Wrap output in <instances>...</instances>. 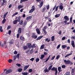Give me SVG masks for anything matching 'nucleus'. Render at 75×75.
Wrapping results in <instances>:
<instances>
[{
  "label": "nucleus",
  "mask_w": 75,
  "mask_h": 75,
  "mask_svg": "<svg viewBox=\"0 0 75 75\" xmlns=\"http://www.w3.org/2000/svg\"><path fill=\"white\" fill-rule=\"evenodd\" d=\"M64 62L66 65H68V64H70L71 61L70 60H64Z\"/></svg>",
  "instance_id": "f257e3e1"
},
{
  "label": "nucleus",
  "mask_w": 75,
  "mask_h": 75,
  "mask_svg": "<svg viewBox=\"0 0 75 75\" xmlns=\"http://www.w3.org/2000/svg\"><path fill=\"white\" fill-rule=\"evenodd\" d=\"M20 21V19H19L18 20L16 19L14 20L13 22V24H16L17 23L18 21L19 22Z\"/></svg>",
  "instance_id": "f03ea898"
},
{
  "label": "nucleus",
  "mask_w": 75,
  "mask_h": 75,
  "mask_svg": "<svg viewBox=\"0 0 75 75\" xmlns=\"http://www.w3.org/2000/svg\"><path fill=\"white\" fill-rule=\"evenodd\" d=\"M12 72V70L11 69H9L6 70V72L5 73V74H9V73H11Z\"/></svg>",
  "instance_id": "7ed1b4c3"
},
{
  "label": "nucleus",
  "mask_w": 75,
  "mask_h": 75,
  "mask_svg": "<svg viewBox=\"0 0 75 75\" xmlns=\"http://www.w3.org/2000/svg\"><path fill=\"white\" fill-rule=\"evenodd\" d=\"M32 7V8L29 11V13H32V12H33L34 11V10H35V6H33Z\"/></svg>",
  "instance_id": "20e7f679"
},
{
  "label": "nucleus",
  "mask_w": 75,
  "mask_h": 75,
  "mask_svg": "<svg viewBox=\"0 0 75 75\" xmlns=\"http://www.w3.org/2000/svg\"><path fill=\"white\" fill-rule=\"evenodd\" d=\"M2 47H5V48H7V46L6 45V42L5 41L4 42V45L2 44L1 45Z\"/></svg>",
  "instance_id": "39448f33"
},
{
  "label": "nucleus",
  "mask_w": 75,
  "mask_h": 75,
  "mask_svg": "<svg viewBox=\"0 0 75 75\" xmlns=\"http://www.w3.org/2000/svg\"><path fill=\"white\" fill-rule=\"evenodd\" d=\"M3 2L1 4V6H4L5 4H7V1L6 0H2Z\"/></svg>",
  "instance_id": "423d86ee"
},
{
  "label": "nucleus",
  "mask_w": 75,
  "mask_h": 75,
  "mask_svg": "<svg viewBox=\"0 0 75 75\" xmlns=\"http://www.w3.org/2000/svg\"><path fill=\"white\" fill-rule=\"evenodd\" d=\"M32 38H33L34 39H36L37 38V35H35V34L34 33H32Z\"/></svg>",
  "instance_id": "0eeeda50"
},
{
  "label": "nucleus",
  "mask_w": 75,
  "mask_h": 75,
  "mask_svg": "<svg viewBox=\"0 0 75 75\" xmlns=\"http://www.w3.org/2000/svg\"><path fill=\"white\" fill-rule=\"evenodd\" d=\"M36 30L37 33L38 34L40 35V34H41L40 30V29H38V28H37L36 29Z\"/></svg>",
  "instance_id": "6e6552de"
},
{
  "label": "nucleus",
  "mask_w": 75,
  "mask_h": 75,
  "mask_svg": "<svg viewBox=\"0 0 75 75\" xmlns=\"http://www.w3.org/2000/svg\"><path fill=\"white\" fill-rule=\"evenodd\" d=\"M71 44L72 47L74 48H75V42H74V41L73 40L71 41Z\"/></svg>",
  "instance_id": "1a4fd4ad"
},
{
  "label": "nucleus",
  "mask_w": 75,
  "mask_h": 75,
  "mask_svg": "<svg viewBox=\"0 0 75 75\" xmlns=\"http://www.w3.org/2000/svg\"><path fill=\"white\" fill-rule=\"evenodd\" d=\"M29 67H30V65H28L25 66L24 67L23 70L26 71V70Z\"/></svg>",
  "instance_id": "9d476101"
},
{
  "label": "nucleus",
  "mask_w": 75,
  "mask_h": 75,
  "mask_svg": "<svg viewBox=\"0 0 75 75\" xmlns=\"http://www.w3.org/2000/svg\"><path fill=\"white\" fill-rule=\"evenodd\" d=\"M23 7H24V6L23 5H20L18 6V10H20V8H23Z\"/></svg>",
  "instance_id": "9b49d317"
},
{
  "label": "nucleus",
  "mask_w": 75,
  "mask_h": 75,
  "mask_svg": "<svg viewBox=\"0 0 75 75\" xmlns=\"http://www.w3.org/2000/svg\"><path fill=\"white\" fill-rule=\"evenodd\" d=\"M67 47V46L66 45H62V49H65V48H66Z\"/></svg>",
  "instance_id": "f8f14e48"
},
{
  "label": "nucleus",
  "mask_w": 75,
  "mask_h": 75,
  "mask_svg": "<svg viewBox=\"0 0 75 75\" xmlns=\"http://www.w3.org/2000/svg\"><path fill=\"white\" fill-rule=\"evenodd\" d=\"M44 71H45V72H49V71H49V70H48V69H47V67H45V69Z\"/></svg>",
  "instance_id": "ddd939ff"
},
{
  "label": "nucleus",
  "mask_w": 75,
  "mask_h": 75,
  "mask_svg": "<svg viewBox=\"0 0 75 75\" xmlns=\"http://www.w3.org/2000/svg\"><path fill=\"white\" fill-rule=\"evenodd\" d=\"M29 19H26L25 20V21L24 22V25H26L27 23V21H28Z\"/></svg>",
  "instance_id": "4468645a"
},
{
  "label": "nucleus",
  "mask_w": 75,
  "mask_h": 75,
  "mask_svg": "<svg viewBox=\"0 0 75 75\" xmlns=\"http://www.w3.org/2000/svg\"><path fill=\"white\" fill-rule=\"evenodd\" d=\"M56 70H57V68H55V67H53L51 69V71H56Z\"/></svg>",
  "instance_id": "2eb2a0df"
},
{
  "label": "nucleus",
  "mask_w": 75,
  "mask_h": 75,
  "mask_svg": "<svg viewBox=\"0 0 75 75\" xmlns=\"http://www.w3.org/2000/svg\"><path fill=\"white\" fill-rule=\"evenodd\" d=\"M45 47V45L44 44L42 45L40 48V50H42V49H44V48Z\"/></svg>",
  "instance_id": "dca6fc26"
},
{
  "label": "nucleus",
  "mask_w": 75,
  "mask_h": 75,
  "mask_svg": "<svg viewBox=\"0 0 75 75\" xmlns=\"http://www.w3.org/2000/svg\"><path fill=\"white\" fill-rule=\"evenodd\" d=\"M64 8V7L62 5H60L59 6V9H60L61 10H63V8Z\"/></svg>",
  "instance_id": "f3484780"
},
{
  "label": "nucleus",
  "mask_w": 75,
  "mask_h": 75,
  "mask_svg": "<svg viewBox=\"0 0 75 75\" xmlns=\"http://www.w3.org/2000/svg\"><path fill=\"white\" fill-rule=\"evenodd\" d=\"M32 45H31V43H28V48H31Z\"/></svg>",
  "instance_id": "a211bd4d"
},
{
  "label": "nucleus",
  "mask_w": 75,
  "mask_h": 75,
  "mask_svg": "<svg viewBox=\"0 0 75 75\" xmlns=\"http://www.w3.org/2000/svg\"><path fill=\"white\" fill-rule=\"evenodd\" d=\"M72 54V53H71L68 54H67L66 56H65V58H67V57H69V56H70V55H71Z\"/></svg>",
  "instance_id": "6ab92c4d"
},
{
  "label": "nucleus",
  "mask_w": 75,
  "mask_h": 75,
  "mask_svg": "<svg viewBox=\"0 0 75 75\" xmlns=\"http://www.w3.org/2000/svg\"><path fill=\"white\" fill-rule=\"evenodd\" d=\"M44 57H45V55L44 54H42L40 58V59H42Z\"/></svg>",
  "instance_id": "aec40b11"
},
{
  "label": "nucleus",
  "mask_w": 75,
  "mask_h": 75,
  "mask_svg": "<svg viewBox=\"0 0 75 75\" xmlns=\"http://www.w3.org/2000/svg\"><path fill=\"white\" fill-rule=\"evenodd\" d=\"M43 37V36H41L40 37L36 39V40H41L42 38Z\"/></svg>",
  "instance_id": "412c9836"
},
{
  "label": "nucleus",
  "mask_w": 75,
  "mask_h": 75,
  "mask_svg": "<svg viewBox=\"0 0 75 75\" xmlns=\"http://www.w3.org/2000/svg\"><path fill=\"white\" fill-rule=\"evenodd\" d=\"M55 40V36H52L51 37V41H54Z\"/></svg>",
  "instance_id": "4be33fe9"
},
{
  "label": "nucleus",
  "mask_w": 75,
  "mask_h": 75,
  "mask_svg": "<svg viewBox=\"0 0 75 75\" xmlns=\"http://www.w3.org/2000/svg\"><path fill=\"white\" fill-rule=\"evenodd\" d=\"M34 52V48H32L31 50H30V54H33Z\"/></svg>",
  "instance_id": "5701e85b"
},
{
  "label": "nucleus",
  "mask_w": 75,
  "mask_h": 75,
  "mask_svg": "<svg viewBox=\"0 0 75 75\" xmlns=\"http://www.w3.org/2000/svg\"><path fill=\"white\" fill-rule=\"evenodd\" d=\"M50 57L51 55H50L47 58V59L46 61H45V62H47V61H48L49 60V59H50Z\"/></svg>",
  "instance_id": "b1692460"
},
{
  "label": "nucleus",
  "mask_w": 75,
  "mask_h": 75,
  "mask_svg": "<svg viewBox=\"0 0 75 75\" xmlns=\"http://www.w3.org/2000/svg\"><path fill=\"white\" fill-rule=\"evenodd\" d=\"M49 39L48 38H46L45 40V41H47V42H50V41H51V40L50 39Z\"/></svg>",
  "instance_id": "393cba45"
},
{
  "label": "nucleus",
  "mask_w": 75,
  "mask_h": 75,
  "mask_svg": "<svg viewBox=\"0 0 75 75\" xmlns=\"http://www.w3.org/2000/svg\"><path fill=\"white\" fill-rule=\"evenodd\" d=\"M22 74H23V75H28V73L27 72H22Z\"/></svg>",
  "instance_id": "a878e982"
},
{
  "label": "nucleus",
  "mask_w": 75,
  "mask_h": 75,
  "mask_svg": "<svg viewBox=\"0 0 75 75\" xmlns=\"http://www.w3.org/2000/svg\"><path fill=\"white\" fill-rule=\"evenodd\" d=\"M46 9V8L45 7H44L41 10L42 12H44L45 11V10Z\"/></svg>",
  "instance_id": "bb28decb"
},
{
  "label": "nucleus",
  "mask_w": 75,
  "mask_h": 75,
  "mask_svg": "<svg viewBox=\"0 0 75 75\" xmlns=\"http://www.w3.org/2000/svg\"><path fill=\"white\" fill-rule=\"evenodd\" d=\"M21 40L22 41H24L25 40V38L23 37V36H21L20 38Z\"/></svg>",
  "instance_id": "cd10ccee"
},
{
  "label": "nucleus",
  "mask_w": 75,
  "mask_h": 75,
  "mask_svg": "<svg viewBox=\"0 0 75 75\" xmlns=\"http://www.w3.org/2000/svg\"><path fill=\"white\" fill-rule=\"evenodd\" d=\"M21 28H19L18 30V32L19 34L21 33Z\"/></svg>",
  "instance_id": "c85d7f7f"
},
{
  "label": "nucleus",
  "mask_w": 75,
  "mask_h": 75,
  "mask_svg": "<svg viewBox=\"0 0 75 75\" xmlns=\"http://www.w3.org/2000/svg\"><path fill=\"white\" fill-rule=\"evenodd\" d=\"M28 1L27 0H21L20 3H22L23 2H25Z\"/></svg>",
  "instance_id": "c756f323"
},
{
  "label": "nucleus",
  "mask_w": 75,
  "mask_h": 75,
  "mask_svg": "<svg viewBox=\"0 0 75 75\" xmlns=\"http://www.w3.org/2000/svg\"><path fill=\"white\" fill-rule=\"evenodd\" d=\"M18 12H16L15 13H14L13 14L12 16V17H14V16H15L16 15H17V14H18Z\"/></svg>",
  "instance_id": "7c9ffc66"
},
{
  "label": "nucleus",
  "mask_w": 75,
  "mask_h": 75,
  "mask_svg": "<svg viewBox=\"0 0 75 75\" xmlns=\"http://www.w3.org/2000/svg\"><path fill=\"white\" fill-rule=\"evenodd\" d=\"M43 4V2L42 1L40 4L39 7L40 8L42 6Z\"/></svg>",
  "instance_id": "2f4dec72"
},
{
  "label": "nucleus",
  "mask_w": 75,
  "mask_h": 75,
  "mask_svg": "<svg viewBox=\"0 0 75 75\" xmlns=\"http://www.w3.org/2000/svg\"><path fill=\"white\" fill-rule=\"evenodd\" d=\"M46 29H47V26H45L42 29L43 30H46Z\"/></svg>",
  "instance_id": "473e14b6"
},
{
  "label": "nucleus",
  "mask_w": 75,
  "mask_h": 75,
  "mask_svg": "<svg viewBox=\"0 0 75 75\" xmlns=\"http://www.w3.org/2000/svg\"><path fill=\"white\" fill-rule=\"evenodd\" d=\"M61 57L60 55H57V56L56 58V59H59V57Z\"/></svg>",
  "instance_id": "72a5a7b5"
},
{
  "label": "nucleus",
  "mask_w": 75,
  "mask_h": 75,
  "mask_svg": "<svg viewBox=\"0 0 75 75\" xmlns=\"http://www.w3.org/2000/svg\"><path fill=\"white\" fill-rule=\"evenodd\" d=\"M17 58V57H16V56H13V61H15L16 59Z\"/></svg>",
  "instance_id": "f704fd0d"
},
{
  "label": "nucleus",
  "mask_w": 75,
  "mask_h": 75,
  "mask_svg": "<svg viewBox=\"0 0 75 75\" xmlns=\"http://www.w3.org/2000/svg\"><path fill=\"white\" fill-rule=\"evenodd\" d=\"M35 47H36V46H35V44H33L32 45L31 47L32 48H35Z\"/></svg>",
  "instance_id": "c9c22d12"
},
{
  "label": "nucleus",
  "mask_w": 75,
  "mask_h": 75,
  "mask_svg": "<svg viewBox=\"0 0 75 75\" xmlns=\"http://www.w3.org/2000/svg\"><path fill=\"white\" fill-rule=\"evenodd\" d=\"M52 65H51L50 66V67L48 68V70L50 71V69H51V68H52Z\"/></svg>",
  "instance_id": "e433bc0d"
},
{
  "label": "nucleus",
  "mask_w": 75,
  "mask_h": 75,
  "mask_svg": "<svg viewBox=\"0 0 75 75\" xmlns=\"http://www.w3.org/2000/svg\"><path fill=\"white\" fill-rule=\"evenodd\" d=\"M59 16H60V14H57L56 15H55V17H56V18H57L59 17Z\"/></svg>",
  "instance_id": "4c0bfd02"
},
{
  "label": "nucleus",
  "mask_w": 75,
  "mask_h": 75,
  "mask_svg": "<svg viewBox=\"0 0 75 75\" xmlns=\"http://www.w3.org/2000/svg\"><path fill=\"white\" fill-rule=\"evenodd\" d=\"M6 19H4V20L2 21V24H4V23H5V22H6Z\"/></svg>",
  "instance_id": "58836bf2"
},
{
  "label": "nucleus",
  "mask_w": 75,
  "mask_h": 75,
  "mask_svg": "<svg viewBox=\"0 0 75 75\" xmlns=\"http://www.w3.org/2000/svg\"><path fill=\"white\" fill-rule=\"evenodd\" d=\"M20 56V54L18 53L16 55V57L18 59H19V58H20L19 57Z\"/></svg>",
  "instance_id": "ea45409f"
},
{
  "label": "nucleus",
  "mask_w": 75,
  "mask_h": 75,
  "mask_svg": "<svg viewBox=\"0 0 75 75\" xmlns=\"http://www.w3.org/2000/svg\"><path fill=\"white\" fill-rule=\"evenodd\" d=\"M61 69V67H59L58 68V71H62V70Z\"/></svg>",
  "instance_id": "a19ab883"
},
{
  "label": "nucleus",
  "mask_w": 75,
  "mask_h": 75,
  "mask_svg": "<svg viewBox=\"0 0 75 75\" xmlns=\"http://www.w3.org/2000/svg\"><path fill=\"white\" fill-rule=\"evenodd\" d=\"M23 70V69L22 68H20L18 69V71L19 72H21L22 71V70Z\"/></svg>",
  "instance_id": "79ce46f5"
},
{
  "label": "nucleus",
  "mask_w": 75,
  "mask_h": 75,
  "mask_svg": "<svg viewBox=\"0 0 75 75\" xmlns=\"http://www.w3.org/2000/svg\"><path fill=\"white\" fill-rule=\"evenodd\" d=\"M28 48V47L27 46H25L23 47V49L25 50H27V48Z\"/></svg>",
  "instance_id": "37998d69"
},
{
  "label": "nucleus",
  "mask_w": 75,
  "mask_h": 75,
  "mask_svg": "<svg viewBox=\"0 0 75 75\" xmlns=\"http://www.w3.org/2000/svg\"><path fill=\"white\" fill-rule=\"evenodd\" d=\"M23 20H21L19 22V24L20 25L23 24Z\"/></svg>",
  "instance_id": "c03bdc74"
},
{
  "label": "nucleus",
  "mask_w": 75,
  "mask_h": 75,
  "mask_svg": "<svg viewBox=\"0 0 75 75\" xmlns=\"http://www.w3.org/2000/svg\"><path fill=\"white\" fill-rule=\"evenodd\" d=\"M66 74V75H70V72L68 71L66 72L65 74Z\"/></svg>",
  "instance_id": "a18cd8bd"
},
{
  "label": "nucleus",
  "mask_w": 75,
  "mask_h": 75,
  "mask_svg": "<svg viewBox=\"0 0 75 75\" xmlns=\"http://www.w3.org/2000/svg\"><path fill=\"white\" fill-rule=\"evenodd\" d=\"M32 18V16H28L26 18V19H31Z\"/></svg>",
  "instance_id": "49530a36"
},
{
  "label": "nucleus",
  "mask_w": 75,
  "mask_h": 75,
  "mask_svg": "<svg viewBox=\"0 0 75 75\" xmlns=\"http://www.w3.org/2000/svg\"><path fill=\"white\" fill-rule=\"evenodd\" d=\"M64 19H69V18L67 16H65L64 17Z\"/></svg>",
  "instance_id": "de8ad7c7"
},
{
  "label": "nucleus",
  "mask_w": 75,
  "mask_h": 75,
  "mask_svg": "<svg viewBox=\"0 0 75 75\" xmlns=\"http://www.w3.org/2000/svg\"><path fill=\"white\" fill-rule=\"evenodd\" d=\"M43 31L44 33H45V35H47V31H46V30H44Z\"/></svg>",
  "instance_id": "09e8293b"
},
{
  "label": "nucleus",
  "mask_w": 75,
  "mask_h": 75,
  "mask_svg": "<svg viewBox=\"0 0 75 75\" xmlns=\"http://www.w3.org/2000/svg\"><path fill=\"white\" fill-rule=\"evenodd\" d=\"M12 60L11 59H9L8 60V62H9V63H11V62H12Z\"/></svg>",
  "instance_id": "8fccbe9b"
},
{
  "label": "nucleus",
  "mask_w": 75,
  "mask_h": 75,
  "mask_svg": "<svg viewBox=\"0 0 75 75\" xmlns=\"http://www.w3.org/2000/svg\"><path fill=\"white\" fill-rule=\"evenodd\" d=\"M40 61V59L38 58H37L36 59V62H38Z\"/></svg>",
  "instance_id": "3c124183"
},
{
  "label": "nucleus",
  "mask_w": 75,
  "mask_h": 75,
  "mask_svg": "<svg viewBox=\"0 0 75 75\" xmlns=\"http://www.w3.org/2000/svg\"><path fill=\"white\" fill-rule=\"evenodd\" d=\"M59 7V6H57L56 8V9H55V11H58V8Z\"/></svg>",
  "instance_id": "603ef678"
},
{
  "label": "nucleus",
  "mask_w": 75,
  "mask_h": 75,
  "mask_svg": "<svg viewBox=\"0 0 75 75\" xmlns=\"http://www.w3.org/2000/svg\"><path fill=\"white\" fill-rule=\"evenodd\" d=\"M16 65L17 66H18V67H21V64H20L17 63L16 64Z\"/></svg>",
  "instance_id": "864d4df0"
},
{
  "label": "nucleus",
  "mask_w": 75,
  "mask_h": 75,
  "mask_svg": "<svg viewBox=\"0 0 75 75\" xmlns=\"http://www.w3.org/2000/svg\"><path fill=\"white\" fill-rule=\"evenodd\" d=\"M2 27L0 26V31L1 32H3V30H2Z\"/></svg>",
  "instance_id": "5fc2aeb1"
},
{
  "label": "nucleus",
  "mask_w": 75,
  "mask_h": 75,
  "mask_svg": "<svg viewBox=\"0 0 75 75\" xmlns=\"http://www.w3.org/2000/svg\"><path fill=\"white\" fill-rule=\"evenodd\" d=\"M28 71L29 72H30V73L32 72L33 71V70H32V69H30Z\"/></svg>",
  "instance_id": "6e6d98bb"
},
{
  "label": "nucleus",
  "mask_w": 75,
  "mask_h": 75,
  "mask_svg": "<svg viewBox=\"0 0 75 75\" xmlns=\"http://www.w3.org/2000/svg\"><path fill=\"white\" fill-rule=\"evenodd\" d=\"M11 30H9L8 32V34L9 35H11Z\"/></svg>",
  "instance_id": "4d7b16f0"
},
{
  "label": "nucleus",
  "mask_w": 75,
  "mask_h": 75,
  "mask_svg": "<svg viewBox=\"0 0 75 75\" xmlns=\"http://www.w3.org/2000/svg\"><path fill=\"white\" fill-rule=\"evenodd\" d=\"M55 56H54L52 57L51 59V60H54V58H55Z\"/></svg>",
  "instance_id": "13d9d810"
},
{
  "label": "nucleus",
  "mask_w": 75,
  "mask_h": 75,
  "mask_svg": "<svg viewBox=\"0 0 75 75\" xmlns=\"http://www.w3.org/2000/svg\"><path fill=\"white\" fill-rule=\"evenodd\" d=\"M60 46H61V44L59 45L57 47V49H59V47H60Z\"/></svg>",
  "instance_id": "bf43d9fd"
},
{
  "label": "nucleus",
  "mask_w": 75,
  "mask_h": 75,
  "mask_svg": "<svg viewBox=\"0 0 75 75\" xmlns=\"http://www.w3.org/2000/svg\"><path fill=\"white\" fill-rule=\"evenodd\" d=\"M74 71H75V70H74V69H72L71 70V74H73V73L74 72Z\"/></svg>",
  "instance_id": "052dcab7"
},
{
  "label": "nucleus",
  "mask_w": 75,
  "mask_h": 75,
  "mask_svg": "<svg viewBox=\"0 0 75 75\" xmlns=\"http://www.w3.org/2000/svg\"><path fill=\"white\" fill-rule=\"evenodd\" d=\"M65 38H66V37H65V36H64L62 38V40H65Z\"/></svg>",
  "instance_id": "680f3d73"
},
{
  "label": "nucleus",
  "mask_w": 75,
  "mask_h": 75,
  "mask_svg": "<svg viewBox=\"0 0 75 75\" xmlns=\"http://www.w3.org/2000/svg\"><path fill=\"white\" fill-rule=\"evenodd\" d=\"M10 28H11V27L10 25H8L7 27V29L8 30H9V29H10Z\"/></svg>",
  "instance_id": "e2e57ef3"
},
{
  "label": "nucleus",
  "mask_w": 75,
  "mask_h": 75,
  "mask_svg": "<svg viewBox=\"0 0 75 75\" xmlns=\"http://www.w3.org/2000/svg\"><path fill=\"white\" fill-rule=\"evenodd\" d=\"M66 67V66L65 65H62V68H65Z\"/></svg>",
  "instance_id": "0e129e2a"
},
{
  "label": "nucleus",
  "mask_w": 75,
  "mask_h": 75,
  "mask_svg": "<svg viewBox=\"0 0 75 75\" xmlns=\"http://www.w3.org/2000/svg\"><path fill=\"white\" fill-rule=\"evenodd\" d=\"M55 71V75H57V74H58V71L57 70H56Z\"/></svg>",
  "instance_id": "69168bd1"
},
{
  "label": "nucleus",
  "mask_w": 75,
  "mask_h": 75,
  "mask_svg": "<svg viewBox=\"0 0 75 75\" xmlns=\"http://www.w3.org/2000/svg\"><path fill=\"white\" fill-rule=\"evenodd\" d=\"M14 54H17V52L16 51H15L13 52Z\"/></svg>",
  "instance_id": "338daca9"
},
{
  "label": "nucleus",
  "mask_w": 75,
  "mask_h": 75,
  "mask_svg": "<svg viewBox=\"0 0 75 75\" xmlns=\"http://www.w3.org/2000/svg\"><path fill=\"white\" fill-rule=\"evenodd\" d=\"M62 33V31L61 30L59 31V32L58 33L59 34V35H61Z\"/></svg>",
  "instance_id": "774afa93"
}]
</instances>
